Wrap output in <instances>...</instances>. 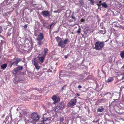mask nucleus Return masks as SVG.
<instances>
[{
  "instance_id": "nucleus-1",
  "label": "nucleus",
  "mask_w": 124,
  "mask_h": 124,
  "mask_svg": "<svg viewBox=\"0 0 124 124\" xmlns=\"http://www.w3.org/2000/svg\"><path fill=\"white\" fill-rule=\"evenodd\" d=\"M104 44V43L102 42L98 41L95 44V48L96 50H101L103 48Z\"/></svg>"
},
{
  "instance_id": "nucleus-2",
  "label": "nucleus",
  "mask_w": 124,
  "mask_h": 124,
  "mask_svg": "<svg viewBox=\"0 0 124 124\" xmlns=\"http://www.w3.org/2000/svg\"><path fill=\"white\" fill-rule=\"evenodd\" d=\"M44 38V37L43 33H40L36 38V39L37 41V43L39 45H42L43 42L42 41V40Z\"/></svg>"
},
{
  "instance_id": "nucleus-3",
  "label": "nucleus",
  "mask_w": 124,
  "mask_h": 124,
  "mask_svg": "<svg viewBox=\"0 0 124 124\" xmlns=\"http://www.w3.org/2000/svg\"><path fill=\"white\" fill-rule=\"evenodd\" d=\"M64 105V103L63 102L59 103L54 108V111L56 112L58 110L62 109L63 108Z\"/></svg>"
},
{
  "instance_id": "nucleus-4",
  "label": "nucleus",
  "mask_w": 124,
  "mask_h": 124,
  "mask_svg": "<svg viewBox=\"0 0 124 124\" xmlns=\"http://www.w3.org/2000/svg\"><path fill=\"white\" fill-rule=\"evenodd\" d=\"M55 38L58 43V46L62 47L64 48L65 45H64L63 40L61 39L58 37H56Z\"/></svg>"
},
{
  "instance_id": "nucleus-5",
  "label": "nucleus",
  "mask_w": 124,
  "mask_h": 124,
  "mask_svg": "<svg viewBox=\"0 0 124 124\" xmlns=\"http://www.w3.org/2000/svg\"><path fill=\"white\" fill-rule=\"evenodd\" d=\"M39 118V116L37 114L33 113L31 115V119L34 121H36L38 120Z\"/></svg>"
},
{
  "instance_id": "nucleus-6",
  "label": "nucleus",
  "mask_w": 124,
  "mask_h": 124,
  "mask_svg": "<svg viewBox=\"0 0 124 124\" xmlns=\"http://www.w3.org/2000/svg\"><path fill=\"white\" fill-rule=\"evenodd\" d=\"M41 14L45 17H49L50 16V12L48 11H43L41 13Z\"/></svg>"
},
{
  "instance_id": "nucleus-7",
  "label": "nucleus",
  "mask_w": 124,
  "mask_h": 124,
  "mask_svg": "<svg viewBox=\"0 0 124 124\" xmlns=\"http://www.w3.org/2000/svg\"><path fill=\"white\" fill-rule=\"evenodd\" d=\"M52 98L54 101V104H55L56 103L60 101V98L56 95H54Z\"/></svg>"
},
{
  "instance_id": "nucleus-8",
  "label": "nucleus",
  "mask_w": 124,
  "mask_h": 124,
  "mask_svg": "<svg viewBox=\"0 0 124 124\" xmlns=\"http://www.w3.org/2000/svg\"><path fill=\"white\" fill-rule=\"evenodd\" d=\"M77 102L75 98L71 100L68 103V105L70 106H73L75 105Z\"/></svg>"
},
{
  "instance_id": "nucleus-9",
  "label": "nucleus",
  "mask_w": 124,
  "mask_h": 124,
  "mask_svg": "<svg viewBox=\"0 0 124 124\" xmlns=\"http://www.w3.org/2000/svg\"><path fill=\"white\" fill-rule=\"evenodd\" d=\"M54 23H52L50 25H48L47 23H43V27H44L46 28H47L49 29L50 30L51 26L53 25Z\"/></svg>"
},
{
  "instance_id": "nucleus-10",
  "label": "nucleus",
  "mask_w": 124,
  "mask_h": 124,
  "mask_svg": "<svg viewBox=\"0 0 124 124\" xmlns=\"http://www.w3.org/2000/svg\"><path fill=\"white\" fill-rule=\"evenodd\" d=\"M21 60L20 59L18 58L15 61H14L13 62L11 63V64L10 66V67H11V66L13 65H14L17 66V64L18 63L20 62Z\"/></svg>"
},
{
  "instance_id": "nucleus-11",
  "label": "nucleus",
  "mask_w": 124,
  "mask_h": 124,
  "mask_svg": "<svg viewBox=\"0 0 124 124\" xmlns=\"http://www.w3.org/2000/svg\"><path fill=\"white\" fill-rule=\"evenodd\" d=\"M49 123L48 120H46L45 119H43L41 122V124H49Z\"/></svg>"
},
{
  "instance_id": "nucleus-12",
  "label": "nucleus",
  "mask_w": 124,
  "mask_h": 124,
  "mask_svg": "<svg viewBox=\"0 0 124 124\" xmlns=\"http://www.w3.org/2000/svg\"><path fill=\"white\" fill-rule=\"evenodd\" d=\"M19 71L17 69V68H16L14 69L12 71V73L15 75H16L17 72H18Z\"/></svg>"
},
{
  "instance_id": "nucleus-13",
  "label": "nucleus",
  "mask_w": 124,
  "mask_h": 124,
  "mask_svg": "<svg viewBox=\"0 0 124 124\" xmlns=\"http://www.w3.org/2000/svg\"><path fill=\"white\" fill-rule=\"evenodd\" d=\"M32 61L33 64L34 65L37 64L38 63L37 60L36 58H35L34 59H32Z\"/></svg>"
},
{
  "instance_id": "nucleus-14",
  "label": "nucleus",
  "mask_w": 124,
  "mask_h": 124,
  "mask_svg": "<svg viewBox=\"0 0 124 124\" xmlns=\"http://www.w3.org/2000/svg\"><path fill=\"white\" fill-rule=\"evenodd\" d=\"M7 64L6 63L4 64L1 65V67L2 69L3 70H4L7 67Z\"/></svg>"
},
{
  "instance_id": "nucleus-15",
  "label": "nucleus",
  "mask_w": 124,
  "mask_h": 124,
  "mask_svg": "<svg viewBox=\"0 0 124 124\" xmlns=\"http://www.w3.org/2000/svg\"><path fill=\"white\" fill-rule=\"evenodd\" d=\"M102 6L105 8H106L108 7L107 5L106 2H104L103 3H101L100 4Z\"/></svg>"
},
{
  "instance_id": "nucleus-16",
  "label": "nucleus",
  "mask_w": 124,
  "mask_h": 124,
  "mask_svg": "<svg viewBox=\"0 0 124 124\" xmlns=\"http://www.w3.org/2000/svg\"><path fill=\"white\" fill-rule=\"evenodd\" d=\"M120 55L121 57L123 58H124V51H121L120 54Z\"/></svg>"
},
{
  "instance_id": "nucleus-17",
  "label": "nucleus",
  "mask_w": 124,
  "mask_h": 124,
  "mask_svg": "<svg viewBox=\"0 0 124 124\" xmlns=\"http://www.w3.org/2000/svg\"><path fill=\"white\" fill-rule=\"evenodd\" d=\"M44 59V58L42 57H40L39 58V60L40 62L41 63H42L43 62Z\"/></svg>"
},
{
  "instance_id": "nucleus-18",
  "label": "nucleus",
  "mask_w": 124,
  "mask_h": 124,
  "mask_svg": "<svg viewBox=\"0 0 124 124\" xmlns=\"http://www.w3.org/2000/svg\"><path fill=\"white\" fill-rule=\"evenodd\" d=\"M36 68L37 69L39 70L40 68V67L39 66V65L38 63L37 64L35 65H34Z\"/></svg>"
},
{
  "instance_id": "nucleus-19",
  "label": "nucleus",
  "mask_w": 124,
  "mask_h": 124,
  "mask_svg": "<svg viewBox=\"0 0 124 124\" xmlns=\"http://www.w3.org/2000/svg\"><path fill=\"white\" fill-rule=\"evenodd\" d=\"M113 78L110 77L109 78L107 82H111L112 81H113Z\"/></svg>"
},
{
  "instance_id": "nucleus-20",
  "label": "nucleus",
  "mask_w": 124,
  "mask_h": 124,
  "mask_svg": "<svg viewBox=\"0 0 124 124\" xmlns=\"http://www.w3.org/2000/svg\"><path fill=\"white\" fill-rule=\"evenodd\" d=\"M16 68L18 70V71L19 70H22L23 68L22 66H18Z\"/></svg>"
},
{
  "instance_id": "nucleus-21",
  "label": "nucleus",
  "mask_w": 124,
  "mask_h": 124,
  "mask_svg": "<svg viewBox=\"0 0 124 124\" xmlns=\"http://www.w3.org/2000/svg\"><path fill=\"white\" fill-rule=\"evenodd\" d=\"M44 55H45L48 52V50L47 48H45L44 49Z\"/></svg>"
},
{
  "instance_id": "nucleus-22",
  "label": "nucleus",
  "mask_w": 124,
  "mask_h": 124,
  "mask_svg": "<svg viewBox=\"0 0 124 124\" xmlns=\"http://www.w3.org/2000/svg\"><path fill=\"white\" fill-rule=\"evenodd\" d=\"M103 108H98L97 109V111L98 112H102L103 110Z\"/></svg>"
},
{
  "instance_id": "nucleus-23",
  "label": "nucleus",
  "mask_w": 124,
  "mask_h": 124,
  "mask_svg": "<svg viewBox=\"0 0 124 124\" xmlns=\"http://www.w3.org/2000/svg\"><path fill=\"white\" fill-rule=\"evenodd\" d=\"M63 42L64 44H67L69 42V40L68 39H66Z\"/></svg>"
},
{
  "instance_id": "nucleus-24",
  "label": "nucleus",
  "mask_w": 124,
  "mask_h": 124,
  "mask_svg": "<svg viewBox=\"0 0 124 124\" xmlns=\"http://www.w3.org/2000/svg\"><path fill=\"white\" fill-rule=\"evenodd\" d=\"M79 3L82 6H83L84 4V2L83 0L80 1Z\"/></svg>"
},
{
  "instance_id": "nucleus-25",
  "label": "nucleus",
  "mask_w": 124,
  "mask_h": 124,
  "mask_svg": "<svg viewBox=\"0 0 124 124\" xmlns=\"http://www.w3.org/2000/svg\"><path fill=\"white\" fill-rule=\"evenodd\" d=\"M88 0L90 1L91 4L92 5H94L93 1H92V0Z\"/></svg>"
},
{
  "instance_id": "nucleus-26",
  "label": "nucleus",
  "mask_w": 124,
  "mask_h": 124,
  "mask_svg": "<svg viewBox=\"0 0 124 124\" xmlns=\"http://www.w3.org/2000/svg\"><path fill=\"white\" fill-rule=\"evenodd\" d=\"M71 17L72 19H74L75 20H76V19L75 17L74 16L73 14H72L71 15Z\"/></svg>"
},
{
  "instance_id": "nucleus-27",
  "label": "nucleus",
  "mask_w": 124,
  "mask_h": 124,
  "mask_svg": "<svg viewBox=\"0 0 124 124\" xmlns=\"http://www.w3.org/2000/svg\"><path fill=\"white\" fill-rule=\"evenodd\" d=\"M97 5L98 6V9H100V10L101 9V7L100 6V5H99V4H97Z\"/></svg>"
},
{
  "instance_id": "nucleus-28",
  "label": "nucleus",
  "mask_w": 124,
  "mask_h": 124,
  "mask_svg": "<svg viewBox=\"0 0 124 124\" xmlns=\"http://www.w3.org/2000/svg\"><path fill=\"white\" fill-rule=\"evenodd\" d=\"M81 30V29L80 28H79L77 31V33H78L79 34L80 33V31Z\"/></svg>"
},
{
  "instance_id": "nucleus-29",
  "label": "nucleus",
  "mask_w": 124,
  "mask_h": 124,
  "mask_svg": "<svg viewBox=\"0 0 124 124\" xmlns=\"http://www.w3.org/2000/svg\"><path fill=\"white\" fill-rule=\"evenodd\" d=\"M64 120L63 118L62 117H61L60 118V120L61 122H62Z\"/></svg>"
},
{
  "instance_id": "nucleus-30",
  "label": "nucleus",
  "mask_w": 124,
  "mask_h": 124,
  "mask_svg": "<svg viewBox=\"0 0 124 124\" xmlns=\"http://www.w3.org/2000/svg\"><path fill=\"white\" fill-rule=\"evenodd\" d=\"M18 79H19L17 81H16L15 82V84L16 83H17V81H21V80H22V79H19V78Z\"/></svg>"
},
{
  "instance_id": "nucleus-31",
  "label": "nucleus",
  "mask_w": 124,
  "mask_h": 124,
  "mask_svg": "<svg viewBox=\"0 0 124 124\" xmlns=\"http://www.w3.org/2000/svg\"><path fill=\"white\" fill-rule=\"evenodd\" d=\"M2 31V27L1 26H0V33H1Z\"/></svg>"
},
{
  "instance_id": "nucleus-32",
  "label": "nucleus",
  "mask_w": 124,
  "mask_h": 124,
  "mask_svg": "<svg viewBox=\"0 0 124 124\" xmlns=\"http://www.w3.org/2000/svg\"><path fill=\"white\" fill-rule=\"evenodd\" d=\"M78 88H81L82 87V86L80 85H79L78 86Z\"/></svg>"
},
{
  "instance_id": "nucleus-33",
  "label": "nucleus",
  "mask_w": 124,
  "mask_h": 124,
  "mask_svg": "<svg viewBox=\"0 0 124 124\" xmlns=\"http://www.w3.org/2000/svg\"><path fill=\"white\" fill-rule=\"evenodd\" d=\"M27 25H25L24 26V27L25 28H27Z\"/></svg>"
},
{
  "instance_id": "nucleus-34",
  "label": "nucleus",
  "mask_w": 124,
  "mask_h": 124,
  "mask_svg": "<svg viewBox=\"0 0 124 124\" xmlns=\"http://www.w3.org/2000/svg\"><path fill=\"white\" fill-rule=\"evenodd\" d=\"M43 119H46V120H48L47 119V118H45L44 117H43Z\"/></svg>"
},
{
  "instance_id": "nucleus-35",
  "label": "nucleus",
  "mask_w": 124,
  "mask_h": 124,
  "mask_svg": "<svg viewBox=\"0 0 124 124\" xmlns=\"http://www.w3.org/2000/svg\"><path fill=\"white\" fill-rule=\"evenodd\" d=\"M122 68L123 69H124V65L122 67Z\"/></svg>"
},
{
  "instance_id": "nucleus-36",
  "label": "nucleus",
  "mask_w": 124,
  "mask_h": 124,
  "mask_svg": "<svg viewBox=\"0 0 124 124\" xmlns=\"http://www.w3.org/2000/svg\"><path fill=\"white\" fill-rule=\"evenodd\" d=\"M64 88V86L62 88V90H63Z\"/></svg>"
},
{
  "instance_id": "nucleus-37",
  "label": "nucleus",
  "mask_w": 124,
  "mask_h": 124,
  "mask_svg": "<svg viewBox=\"0 0 124 124\" xmlns=\"http://www.w3.org/2000/svg\"><path fill=\"white\" fill-rule=\"evenodd\" d=\"M81 22H84V19H82L81 20Z\"/></svg>"
},
{
  "instance_id": "nucleus-38",
  "label": "nucleus",
  "mask_w": 124,
  "mask_h": 124,
  "mask_svg": "<svg viewBox=\"0 0 124 124\" xmlns=\"http://www.w3.org/2000/svg\"><path fill=\"white\" fill-rule=\"evenodd\" d=\"M101 1H99V4H101Z\"/></svg>"
},
{
  "instance_id": "nucleus-39",
  "label": "nucleus",
  "mask_w": 124,
  "mask_h": 124,
  "mask_svg": "<svg viewBox=\"0 0 124 124\" xmlns=\"http://www.w3.org/2000/svg\"><path fill=\"white\" fill-rule=\"evenodd\" d=\"M77 94V95H78V96H79V94Z\"/></svg>"
},
{
  "instance_id": "nucleus-40",
  "label": "nucleus",
  "mask_w": 124,
  "mask_h": 124,
  "mask_svg": "<svg viewBox=\"0 0 124 124\" xmlns=\"http://www.w3.org/2000/svg\"><path fill=\"white\" fill-rule=\"evenodd\" d=\"M105 33V32H104V33H103V34H104Z\"/></svg>"
},
{
  "instance_id": "nucleus-41",
  "label": "nucleus",
  "mask_w": 124,
  "mask_h": 124,
  "mask_svg": "<svg viewBox=\"0 0 124 124\" xmlns=\"http://www.w3.org/2000/svg\"><path fill=\"white\" fill-rule=\"evenodd\" d=\"M65 58H67V57H66V56H65Z\"/></svg>"
},
{
  "instance_id": "nucleus-42",
  "label": "nucleus",
  "mask_w": 124,
  "mask_h": 124,
  "mask_svg": "<svg viewBox=\"0 0 124 124\" xmlns=\"http://www.w3.org/2000/svg\"><path fill=\"white\" fill-rule=\"evenodd\" d=\"M123 6L124 7V5H123Z\"/></svg>"
}]
</instances>
